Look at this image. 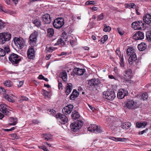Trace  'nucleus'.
Masks as SVG:
<instances>
[{
    "label": "nucleus",
    "mask_w": 151,
    "mask_h": 151,
    "mask_svg": "<svg viewBox=\"0 0 151 151\" xmlns=\"http://www.w3.org/2000/svg\"><path fill=\"white\" fill-rule=\"evenodd\" d=\"M127 55L129 56L128 61L131 65H135V64L137 65L139 60H137L136 54L132 47L128 48L127 50Z\"/></svg>",
    "instance_id": "f257e3e1"
},
{
    "label": "nucleus",
    "mask_w": 151,
    "mask_h": 151,
    "mask_svg": "<svg viewBox=\"0 0 151 151\" xmlns=\"http://www.w3.org/2000/svg\"><path fill=\"white\" fill-rule=\"evenodd\" d=\"M89 86H86V88L90 91H96L99 87L101 83L98 79L94 78L87 81Z\"/></svg>",
    "instance_id": "f03ea898"
},
{
    "label": "nucleus",
    "mask_w": 151,
    "mask_h": 151,
    "mask_svg": "<svg viewBox=\"0 0 151 151\" xmlns=\"http://www.w3.org/2000/svg\"><path fill=\"white\" fill-rule=\"evenodd\" d=\"M72 38V37L68 35L65 32L62 33L61 38H60L57 40L56 43L54 44V45H60V46H63L65 45V42L63 40L66 42L68 41Z\"/></svg>",
    "instance_id": "7ed1b4c3"
},
{
    "label": "nucleus",
    "mask_w": 151,
    "mask_h": 151,
    "mask_svg": "<svg viewBox=\"0 0 151 151\" xmlns=\"http://www.w3.org/2000/svg\"><path fill=\"white\" fill-rule=\"evenodd\" d=\"M83 122L81 120H77L70 125L71 129L74 132L78 131L83 126Z\"/></svg>",
    "instance_id": "20e7f679"
},
{
    "label": "nucleus",
    "mask_w": 151,
    "mask_h": 151,
    "mask_svg": "<svg viewBox=\"0 0 151 151\" xmlns=\"http://www.w3.org/2000/svg\"><path fill=\"white\" fill-rule=\"evenodd\" d=\"M22 57L14 53H12L9 57V61L12 64L17 65L20 61Z\"/></svg>",
    "instance_id": "39448f33"
},
{
    "label": "nucleus",
    "mask_w": 151,
    "mask_h": 151,
    "mask_svg": "<svg viewBox=\"0 0 151 151\" xmlns=\"http://www.w3.org/2000/svg\"><path fill=\"white\" fill-rule=\"evenodd\" d=\"M11 36V34L9 32L0 33V44H3L6 42L9 41Z\"/></svg>",
    "instance_id": "423d86ee"
},
{
    "label": "nucleus",
    "mask_w": 151,
    "mask_h": 151,
    "mask_svg": "<svg viewBox=\"0 0 151 151\" xmlns=\"http://www.w3.org/2000/svg\"><path fill=\"white\" fill-rule=\"evenodd\" d=\"M127 107L129 109H135L138 107L137 102L133 99H129L127 100L125 103Z\"/></svg>",
    "instance_id": "0eeeda50"
},
{
    "label": "nucleus",
    "mask_w": 151,
    "mask_h": 151,
    "mask_svg": "<svg viewBox=\"0 0 151 151\" xmlns=\"http://www.w3.org/2000/svg\"><path fill=\"white\" fill-rule=\"evenodd\" d=\"M145 25L143 22L140 20L134 22L132 24V26L134 30L144 29L146 27Z\"/></svg>",
    "instance_id": "6e6552de"
},
{
    "label": "nucleus",
    "mask_w": 151,
    "mask_h": 151,
    "mask_svg": "<svg viewBox=\"0 0 151 151\" xmlns=\"http://www.w3.org/2000/svg\"><path fill=\"white\" fill-rule=\"evenodd\" d=\"M55 117L59 124H64L67 123L68 120L67 117L65 114H63L60 113L57 114L55 115Z\"/></svg>",
    "instance_id": "1a4fd4ad"
},
{
    "label": "nucleus",
    "mask_w": 151,
    "mask_h": 151,
    "mask_svg": "<svg viewBox=\"0 0 151 151\" xmlns=\"http://www.w3.org/2000/svg\"><path fill=\"white\" fill-rule=\"evenodd\" d=\"M64 19L62 18H58L55 19L53 23L54 27L59 29L61 28L64 24Z\"/></svg>",
    "instance_id": "9d476101"
},
{
    "label": "nucleus",
    "mask_w": 151,
    "mask_h": 151,
    "mask_svg": "<svg viewBox=\"0 0 151 151\" xmlns=\"http://www.w3.org/2000/svg\"><path fill=\"white\" fill-rule=\"evenodd\" d=\"M13 40L14 44L18 49H21L23 48L24 45L23 39L21 37H15L14 38Z\"/></svg>",
    "instance_id": "9b49d317"
},
{
    "label": "nucleus",
    "mask_w": 151,
    "mask_h": 151,
    "mask_svg": "<svg viewBox=\"0 0 151 151\" xmlns=\"http://www.w3.org/2000/svg\"><path fill=\"white\" fill-rule=\"evenodd\" d=\"M88 130L90 132L98 134L102 132L101 127L94 124H91L88 127Z\"/></svg>",
    "instance_id": "f8f14e48"
},
{
    "label": "nucleus",
    "mask_w": 151,
    "mask_h": 151,
    "mask_svg": "<svg viewBox=\"0 0 151 151\" xmlns=\"http://www.w3.org/2000/svg\"><path fill=\"white\" fill-rule=\"evenodd\" d=\"M103 97L109 100H113L115 97V95L114 91H104Z\"/></svg>",
    "instance_id": "ddd939ff"
},
{
    "label": "nucleus",
    "mask_w": 151,
    "mask_h": 151,
    "mask_svg": "<svg viewBox=\"0 0 151 151\" xmlns=\"http://www.w3.org/2000/svg\"><path fill=\"white\" fill-rule=\"evenodd\" d=\"M37 37V33L35 32L32 33L29 37V43L31 46H34L36 45Z\"/></svg>",
    "instance_id": "4468645a"
},
{
    "label": "nucleus",
    "mask_w": 151,
    "mask_h": 151,
    "mask_svg": "<svg viewBox=\"0 0 151 151\" xmlns=\"http://www.w3.org/2000/svg\"><path fill=\"white\" fill-rule=\"evenodd\" d=\"M8 106L5 104H2L0 105V111L3 114L7 116L10 115V110L7 108Z\"/></svg>",
    "instance_id": "2eb2a0df"
},
{
    "label": "nucleus",
    "mask_w": 151,
    "mask_h": 151,
    "mask_svg": "<svg viewBox=\"0 0 151 151\" xmlns=\"http://www.w3.org/2000/svg\"><path fill=\"white\" fill-rule=\"evenodd\" d=\"M128 91L127 89H122L119 90L117 93V96L118 99H122L125 96L128 95Z\"/></svg>",
    "instance_id": "dca6fc26"
},
{
    "label": "nucleus",
    "mask_w": 151,
    "mask_h": 151,
    "mask_svg": "<svg viewBox=\"0 0 151 151\" xmlns=\"http://www.w3.org/2000/svg\"><path fill=\"white\" fill-rule=\"evenodd\" d=\"M132 71L130 69H127L124 72V78L126 81H128L132 77Z\"/></svg>",
    "instance_id": "f3484780"
},
{
    "label": "nucleus",
    "mask_w": 151,
    "mask_h": 151,
    "mask_svg": "<svg viewBox=\"0 0 151 151\" xmlns=\"http://www.w3.org/2000/svg\"><path fill=\"white\" fill-rule=\"evenodd\" d=\"M35 51L34 49V46H31L27 51V55L28 58L33 59L35 57Z\"/></svg>",
    "instance_id": "a211bd4d"
},
{
    "label": "nucleus",
    "mask_w": 151,
    "mask_h": 151,
    "mask_svg": "<svg viewBox=\"0 0 151 151\" xmlns=\"http://www.w3.org/2000/svg\"><path fill=\"white\" fill-rule=\"evenodd\" d=\"M73 106L71 104L68 105L62 109V112L64 114H69L71 112Z\"/></svg>",
    "instance_id": "6ab92c4d"
},
{
    "label": "nucleus",
    "mask_w": 151,
    "mask_h": 151,
    "mask_svg": "<svg viewBox=\"0 0 151 151\" xmlns=\"http://www.w3.org/2000/svg\"><path fill=\"white\" fill-rule=\"evenodd\" d=\"M42 21L44 24H50L51 21V19L50 15L45 14L42 16Z\"/></svg>",
    "instance_id": "aec40b11"
},
{
    "label": "nucleus",
    "mask_w": 151,
    "mask_h": 151,
    "mask_svg": "<svg viewBox=\"0 0 151 151\" xmlns=\"http://www.w3.org/2000/svg\"><path fill=\"white\" fill-rule=\"evenodd\" d=\"M144 37V33L139 31L136 32L133 36V38L136 40H141L143 39Z\"/></svg>",
    "instance_id": "412c9836"
},
{
    "label": "nucleus",
    "mask_w": 151,
    "mask_h": 151,
    "mask_svg": "<svg viewBox=\"0 0 151 151\" xmlns=\"http://www.w3.org/2000/svg\"><path fill=\"white\" fill-rule=\"evenodd\" d=\"M4 48H0V57H4L6 53H8L10 52V50L8 47H6Z\"/></svg>",
    "instance_id": "4be33fe9"
},
{
    "label": "nucleus",
    "mask_w": 151,
    "mask_h": 151,
    "mask_svg": "<svg viewBox=\"0 0 151 151\" xmlns=\"http://www.w3.org/2000/svg\"><path fill=\"white\" fill-rule=\"evenodd\" d=\"M143 21L148 24H151V16L149 14H146L143 17Z\"/></svg>",
    "instance_id": "5701e85b"
},
{
    "label": "nucleus",
    "mask_w": 151,
    "mask_h": 151,
    "mask_svg": "<svg viewBox=\"0 0 151 151\" xmlns=\"http://www.w3.org/2000/svg\"><path fill=\"white\" fill-rule=\"evenodd\" d=\"M84 69H80L79 68H75L73 70V72L75 74L78 76H81L83 75L84 73Z\"/></svg>",
    "instance_id": "b1692460"
},
{
    "label": "nucleus",
    "mask_w": 151,
    "mask_h": 151,
    "mask_svg": "<svg viewBox=\"0 0 151 151\" xmlns=\"http://www.w3.org/2000/svg\"><path fill=\"white\" fill-rule=\"evenodd\" d=\"M60 78H62L63 81L66 82L67 81V73L65 71H63L60 72Z\"/></svg>",
    "instance_id": "393cba45"
},
{
    "label": "nucleus",
    "mask_w": 151,
    "mask_h": 151,
    "mask_svg": "<svg viewBox=\"0 0 151 151\" xmlns=\"http://www.w3.org/2000/svg\"><path fill=\"white\" fill-rule=\"evenodd\" d=\"M131 126V123L129 122H127L122 124L121 125V127L123 129H130Z\"/></svg>",
    "instance_id": "a878e982"
},
{
    "label": "nucleus",
    "mask_w": 151,
    "mask_h": 151,
    "mask_svg": "<svg viewBox=\"0 0 151 151\" xmlns=\"http://www.w3.org/2000/svg\"><path fill=\"white\" fill-rule=\"evenodd\" d=\"M71 117L73 120H78L80 118V115L77 111H74L72 113Z\"/></svg>",
    "instance_id": "bb28decb"
},
{
    "label": "nucleus",
    "mask_w": 151,
    "mask_h": 151,
    "mask_svg": "<svg viewBox=\"0 0 151 151\" xmlns=\"http://www.w3.org/2000/svg\"><path fill=\"white\" fill-rule=\"evenodd\" d=\"M79 94V93L76 90L74 89L73 90L72 94L70 96V99L71 100H74V99L77 97Z\"/></svg>",
    "instance_id": "cd10ccee"
},
{
    "label": "nucleus",
    "mask_w": 151,
    "mask_h": 151,
    "mask_svg": "<svg viewBox=\"0 0 151 151\" xmlns=\"http://www.w3.org/2000/svg\"><path fill=\"white\" fill-rule=\"evenodd\" d=\"M72 85L71 83L67 84V86L66 88L65 93L66 95H68L71 92L72 90Z\"/></svg>",
    "instance_id": "c85d7f7f"
},
{
    "label": "nucleus",
    "mask_w": 151,
    "mask_h": 151,
    "mask_svg": "<svg viewBox=\"0 0 151 151\" xmlns=\"http://www.w3.org/2000/svg\"><path fill=\"white\" fill-rule=\"evenodd\" d=\"M146 45L144 43H142L138 45L137 46L138 48L140 51H143L145 50L146 48Z\"/></svg>",
    "instance_id": "c756f323"
},
{
    "label": "nucleus",
    "mask_w": 151,
    "mask_h": 151,
    "mask_svg": "<svg viewBox=\"0 0 151 151\" xmlns=\"http://www.w3.org/2000/svg\"><path fill=\"white\" fill-rule=\"evenodd\" d=\"M47 36L49 37H52L54 35V31L53 29L49 28L47 29Z\"/></svg>",
    "instance_id": "7c9ffc66"
},
{
    "label": "nucleus",
    "mask_w": 151,
    "mask_h": 151,
    "mask_svg": "<svg viewBox=\"0 0 151 151\" xmlns=\"http://www.w3.org/2000/svg\"><path fill=\"white\" fill-rule=\"evenodd\" d=\"M3 96L5 99L9 101L13 102L14 101L13 98L9 95L4 93V94Z\"/></svg>",
    "instance_id": "2f4dec72"
},
{
    "label": "nucleus",
    "mask_w": 151,
    "mask_h": 151,
    "mask_svg": "<svg viewBox=\"0 0 151 151\" xmlns=\"http://www.w3.org/2000/svg\"><path fill=\"white\" fill-rule=\"evenodd\" d=\"M109 139H110L112 140L115 141H124L126 139L124 138H116L113 137H109Z\"/></svg>",
    "instance_id": "473e14b6"
},
{
    "label": "nucleus",
    "mask_w": 151,
    "mask_h": 151,
    "mask_svg": "<svg viewBox=\"0 0 151 151\" xmlns=\"http://www.w3.org/2000/svg\"><path fill=\"white\" fill-rule=\"evenodd\" d=\"M33 23L37 27H40L41 25V22L40 19H37L33 20Z\"/></svg>",
    "instance_id": "72a5a7b5"
},
{
    "label": "nucleus",
    "mask_w": 151,
    "mask_h": 151,
    "mask_svg": "<svg viewBox=\"0 0 151 151\" xmlns=\"http://www.w3.org/2000/svg\"><path fill=\"white\" fill-rule=\"evenodd\" d=\"M43 138L47 140H50L52 139V136L50 133H46L43 134Z\"/></svg>",
    "instance_id": "f704fd0d"
},
{
    "label": "nucleus",
    "mask_w": 151,
    "mask_h": 151,
    "mask_svg": "<svg viewBox=\"0 0 151 151\" xmlns=\"http://www.w3.org/2000/svg\"><path fill=\"white\" fill-rule=\"evenodd\" d=\"M9 120L11 122L10 125H15L17 123V119L13 117H11L9 118Z\"/></svg>",
    "instance_id": "c9c22d12"
},
{
    "label": "nucleus",
    "mask_w": 151,
    "mask_h": 151,
    "mask_svg": "<svg viewBox=\"0 0 151 151\" xmlns=\"http://www.w3.org/2000/svg\"><path fill=\"white\" fill-rule=\"evenodd\" d=\"M3 84L5 86L8 87H10L13 86L12 82L9 80L5 81H4Z\"/></svg>",
    "instance_id": "e433bc0d"
},
{
    "label": "nucleus",
    "mask_w": 151,
    "mask_h": 151,
    "mask_svg": "<svg viewBox=\"0 0 151 151\" xmlns=\"http://www.w3.org/2000/svg\"><path fill=\"white\" fill-rule=\"evenodd\" d=\"M147 124V123L146 122L139 123L138 122H137L136 123V126L137 127L139 128H143Z\"/></svg>",
    "instance_id": "4c0bfd02"
},
{
    "label": "nucleus",
    "mask_w": 151,
    "mask_h": 151,
    "mask_svg": "<svg viewBox=\"0 0 151 151\" xmlns=\"http://www.w3.org/2000/svg\"><path fill=\"white\" fill-rule=\"evenodd\" d=\"M42 92L43 95L45 99L50 98V96L49 95L50 93L49 92L43 89L42 90Z\"/></svg>",
    "instance_id": "58836bf2"
},
{
    "label": "nucleus",
    "mask_w": 151,
    "mask_h": 151,
    "mask_svg": "<svg viewBox=\"0 0 151 151\" xmlns=\"http://www.w3.org/2000/svg\"><path fill=\"white\" fill-rule=\"evenodd\" d=\"M6 24V23L3 21L2 20L0 19V30H2L5 27Z\"/></svg>",
    "instance_id": "ea45409f"
},
{
    "label": "nucleus",
    "mask_w": 151,
    "mask_h": 151,
    "mask_svg": "<svg viewBox=\"0 0 151 151\" xmlns=\"http://www.w3.org/2000/svg\"><path fill=\"white\" fill-rule=\"evenodd\" d=\"M104 28L103 29V31L105 32H109L111 29V27L108 26H107L106 24H104Z\"/></svg>",
    "instance_id": "a19ab883"
},
{
    "label": "nucleus",
    "mask_w": 151,
    "mask_h": 151,
    "mask_svg": "<svg viewBox=\"0 0 151 151\" xmlns=\"http://www.w3.org/2000/svg\"><path fill=\"white\" fill-rule=\"evenodd\" d=\"M146 38L149 41H151V31H148L146 32Z\"/></svg>",
    "instance_id": "79ce46f5"
},
{
    "label": "nucleus",
    "mask_w": 151,
    "mask_h": 151,
    "mask_svg": "<svg viewBox=\"0 0 151 151\" xmlns=\"http://www.w3.org/2000/svg\"><path fill=\"white\" fill-rule=\"evenodd\" d=\"M69 42L70 45L73 47L77 44V42L75 40H73V38L72 37V38L70 39V40H69L67 42Z\"/></svg>",
    "instance_id": "37998d69"
},
{
    "label": "nucleus",
    "mask_w": 151,
    "mask_h": 151,
    "mask_svg": "<svg viewBox=\"0 0 151 151\" xmlns=\"http://www.w3.org/2000/svg\"><path fill=\"white\" fill-rule=\"evenodd\" d=\"M120 59V62L119 64L120 66L121 67H124V59L123 58V56H122V57H120L119 58Z\"/></svg>",
    "instance_id": "c03bdc74"
},
{
    "label": "nucleus",
    "mask_w": 151,
    "mask_h": 151,
    "mask_svg": "<svg viewBox=\"0 0 151 151\" xmlns=\"http://www.w3.org/2000/svg\"><path fill=\"white\" fill-rule=\"evenodd\" d=\"M108 39V36L107 35H105L101 39V42L102 43H104Z\"/></svg>",
    "instance_id": "a18cd8bd"
},
{
    "label": "nucleus",
    "mask_w": 151,
    "mask_h": 151,
    "mask_svg": "<svg viewBox=\"0 0 151 151\" xmlns=\"http://www.w3.org/2000/svg\"><path fill=\"white\" fill-rule=\"evenodd\" d=\"M96 4V1H87L86 2V5H94Z\"/></svg>",
    "instance_id": "49530a36"
},
{
    "label": "nucleus",
    "mask_w": 151,
    "mask_h": 151,
    "mask_svg": "<svg viewBox=\"0 0 151 151\" xmlns=\"http://www.w3.org/2000/svg\"><path fill=\"white\" fill-rule=\"evenodd\" d=\"M104 16L105 15L103 13L101 14H100L98 16L97 21H99L102 20L103 19Z\"/></svg>",
    "instance_id": "de8ad7c7"
},
{
    "label": "nucleus",
    "mask_w": 151,
    "mask_h": 151,
    "mask_svg": "<svg viewBox=\"0 0 151 151\" xmlns=\"http://www.w3.org/2000/svg\"><path fill=\"white\" fill-rule=\"evenodd\" d=\"M142 97L144 100L147 99L148 97V96L147 93L145 92L143 93L142 94Z\"/></svg>",
    "instance_id": "09e8293b"
},
{
    "label": "nucleus",
    "mask_w": 151,
    "mask_h": 151,
    "mask_svg": "<svg viewBox=\"0 0 151 151\" xmlns=\"http://www.w3.org/2000/svg\"><path fill=\"white\" fill-rule=\"evenodd\" d=\"M46 49L50 52H52L53 51L55 50V48L52 47H46Z\"/></svg>",
    "instance_id": "8fccbe9b"
},
{
    "label": "nucleus",
    "mask_w": 151,
    "mask_h": 151,
    "mask_svg": "<svg viewBox=\"0 0 151 151\" xmlns=\"http://www.w3.org/2000/svg\"><path fill=\"white\" fill-rule=\"evenodd\" d=\"M116 30L120 35H124V32L122 29L119 28H117Z\"/></svg>",
    "instance_id": "3c124183"
},
{
    "label": "nucleus",
    "mask_w": 151,
    "mask_h": 151,
    "mask_svg": "<svg viewBox=\"0 0 151 151\" xmlns=\"http://www.w3.org/2000/svg\"><path fill=\"white\" fill-rule=\"evenodd\" d=\"M115 52L116 54L118 55L119 58H120V57H122V56H121V52L119 48H118L116 50Z\"/></svg>",
    "instance_id": "603ef678"
},
{
    "label": "nucleus",
    "mask_w": 151,
    "mask_h": 151,
    "mask_svg": "<svg viewBox=\"0 0 151 151\" xmlns=\"http://www.w3.org/2000/svg\"><path fill=\"white\" fill-rule=\"evenodd\" d=\"M38 147L39 149H42L44 151H47V148L45 146L42 145L41 146H38Z\"/></svg>",
    "instance_id": "864d4df0"
},
{
    "label": "nucleus",
    "mask_w": 151,
    "mask_h": 151,
    "mask_svg": "<svg viewBox=\"0 0 151 151\" xmlns=\"http://www.w3.org/2000/svg\"><path fill=\"white\" fill-rule=\"evenodd\" d=\"M90 9L92 12H93L94 11H97L98 10V8L97 7L93 6L92 7H90Z\"/></svg>",
    "instance_id": "5fc2aeb1"
},
{
    "label": "nucleus",
    "mask_w": 151,
    "mask_h": 151,
    "mask_svg": "<svg viewBox=\"0 0 151 151\" xmlns=\"http://www.w3.org/2000/svg\"><path fill=\"white\" fill-rule=\"evenodd\" d=\"M136 6L135 5L134 3H130L129 4V9L134 8Z\"/></svg>",
    "instance_id": "6e6d98bb"
},
{
    "label": "nucleus",
    "mask_w": 151,
    "mask_h": 151,
    "mask_svg": "<svg viewBox=\"0 0 151 151\" xmlns=\"http://www.w3.org/2000/svg\"><path fill=\"white\" fill-rule=\"evenodd\" d=\"M109 78L110 79H114L116 80L117 79L116 78L112 75H110L108 76Z\"/></svg>",
    "instance_id": "4d7b16f0"
},
{
    "label": "nucleus",
    "mask_w": 151,
    "mask_h": 151,
    "mask_svg": "<svg viewBox=\"0 0 151 151\" xmlns=\"http://www.w3.org/2000/svg\"><path fill=\"white\" fill-rule=\"evenodd\" d=\"M48 111L49 112H50V113L52 114H54L55 112V111L53 109H49Z\"/></svg>",
    "instance_id": "13d9d810"
},
{
    "label": "nucleus",
    "mask_w": 151,
    "mask_h": 151,
    "mask_svg": "<svg viewBox=\"0 0 151 151\" xmlns=\"http://www.w3.org/2000/svg\"><path fill=\"white\" fill-rule=\"evenodd\" d=\"M22 101H27L28 100V98L26 96H22Z\"/></svg>",
    "instance_id": "bf43d9fd"
},
{
    "label": "nucleus",
    "mask_w": 151,
    "mask_h": 151,
    "mask_svg": "<svg viewBox=\"0 0 151 151\" xmlns=\"http://www.w3.org/2000/svg\"><path fill=\"white\" fill-rule=\"evenodd\" d=\"M58 87L59 89H60V88H62L63 86L61 82H59L58 81Z\"/></svg>",
    "instance_id": "052dcab7"
},
{
    "label": "nucleus",
    "mask_w": 151,
    "mask_h": 151,
    "mask_svg": "<svg viewBox=\"0 0 151 151\" xmlns=\"http://www.w3.org/2000/svg\"><path fill=\"white\" fill-rule=\"evenodd\" d=\"M43 143L44 145H47V146L49 147H52V145L48 143V142H44Z\"/></svg>",
    "instance_id": "680f3d73"
},
{
    "label": "nucleus",
    "mask_w": 151,
    "mask_h": 151,
    "mask_svg": "<svg viewBox=\"0 0 151 151\" xmlns=\"http://www.w3.org/2000/svg\"><path fill=\"white\" fill-rule=\"evenodd\" d=\"M5 92V90L3 87L0 86V93Z\"/></svg>",
    "instance_id": "e2e57ef3"
},
{
    "label": "nucleus",
    "mask_w": 151,
    "mask_h": 151,
    "mask_svg": "<svg viewBox=\"0 0 151 151\" xmlns=\"http://www.w3.org/2000/svg\"><path fill=\"white\" fill-rule=\"evenodd\" d=\"M83 86H81L79 87H78V90L80 92H81L82 91H83Z\"/></svg>",
    "instance_id": "0e129e2a"
},
{
    "label": "nucleus",
    "mask_w": 151,
    "mask_h": 151,
    "mask_svg": "<svg viewBox=\"0 0 151 151\" xmlns=\"http://www.w3.org/2000/svg\"><path fill=\"white\" fill-rule=\"evenodd\" d=\"M44 78V77L42 76V75H40L38 77V78L39 79H42L43 80V79Z\"/></svg>",
    "instance_id": "69168bd1"
},
{
    "label": "nucleus",
    "mask_w": 151,
    "mask_h": 151,
    "mask_svg": "<svg viewBox=\"0 0 151 151\" xmlns=\"http://www.w3.org/2000/svg\"><path fill=\"white\" fill-rule=\"evenodd\" d=\"M110 128H111V129L112 130H114L116 128V127L115 126H114L113 125H111L110 127Z\"/></svg>",
    "instance_id": "338daca9"
},
{
    "label": "nucleus",
    "mask_w": 151,
    "mask_h": 151,
    "mask_svg": "<svg viewBox=\"0 0 151 151\" xmlns=\"http://www.w3.org/2000/svg\"><path fill=\"white\" fill-rule=\"evenodd\" d=\"M5 2V3L8 5L10 4V0H4Z\"/></svg>",
    "instance_id": "774afa93"
}]
</instances>
